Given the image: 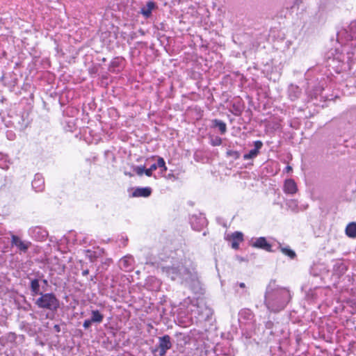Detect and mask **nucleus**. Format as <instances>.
<instances>
[{
  "mask_svg": "<svg viewBox=\"0 0 356 356\" xmlns=\"http://www.w3.org/2000/svg\"><path fill=\"white\" fill-rule=\"evenodd\" d=\"M40 297L35 300V305L38 308L56 312L60 307V301L56 296L51 293H41Z\"/></svg>",
  "mask_w": 356,
  "mask_h": 356,
  "instance_id": "2",
  "label": "nucleus"
},
{
  "mask_svg": "<svg viewBox=\"0 0 356 356\" xmlns=\"http://www.w3.org/2000/svg\"><path fill=\"white\" fill-rule=\"evenodd\" d=\"M90 321L93 323H101L104 319V315L97 309L92 310Z\"/></svg>",
  "mask_w": 356,
  "mask_h": 356,
  "instance_id": "24",
  "label": "nucleus"
},
{
  "mask_svg": "<svg viewBox=\"0 0 356 356\" xmlns=\"http://www.w3.org/2000/svg\"><path fill=\"white\" fill-rule=\"evenodd\" d=\"M157 8L156 3L153 1H149L146 5L140 8V14L145 19H148L152 16V10Z\"/></svg>",
  "mask_w": 356,
  "mask_h": 356,
  "instance_id": "15",
  "label": "nucleus"
},
{
  "mask_svg": "<svg viewBox=\"0 0 356 356\" xmlns=\"http://www.w3.org/2000/svg\"><path fill=\"white\" fill-rule=\"evenodd\" d=\"M5 181L6 184H4V186H6V185H10L12 184V179L9 177H5Z\"/></svg>",
  "mask_w": 356,
  "mask_h": 356,
  "instance_id": "36",
  "label": "nucleus"
},
{
  "mask_svg": "<svg viewBox=\"0 0 356 356\" xmlns=\"http://www.w3.org/2000/svg\"><path fill=\"white\" fill-rule=\"evenodd\" d=\"M145 168L144 165H136L134 168V172L138 176H142L144 174Z\"/></svg>",
  "mask_w": 356,
  "mask_h": 356,
  "instance_id": "31",
  "label": "nucleus"
},
{
  "mask_svg": "<svg viewBox=\"0 0 356 356\" xmlns=\"http://www.w3.org/2000/svg\"><path fill=\"white\" fill-rule=\"evenodd\" d=\"M152 189L150 187H136L134 188L131 197H148L151 195Z\"/></svg>",
  "mask_w": 356,
  "mask_h": 356,
  "instance_id": "14",
  "label": "nucleus"
},
{
  "mask_svg": "<svg viewBox=\"0 0 356 356\" xmlns=\"http://www.w3.org/2000/svg\"><path fill=\"white\" fill-rule=\"evenodd\" d=\"M144 174H145V175L147 177H151L152 176V171L149 169V168L147 169L145 168Z\"/></svg>",
  "mask_w": 356,
  "mask_h": 356,
  "instance_id": "37",
  "label": "nucleus"
},
{
  "mask_svg": "<svg viewBox=\"0 0 356 356\" xmlns=\"http://www.w3.org/2000/svg\"><path fill=\"white\" fill-rule=\"evenodd\" d=\"M232 108L234 110V114L235 115H239L241 113V109L236 106L234 104L232 105Z\"/></svg>",
  "mask_w": 356,
  "mask_h": 356,
  "instance_id": "34",
  "label": "nucleus"
},
{
  "mask_svg": "<svg viewBox=\"0 0 356 356\" xmlns=\"http://www.w3.org/2000/svg\"><path fill=\"white\" fill-rule=\"evenodd\" d=\"M102 61H104H104H106V58H104L102 59Z\"/></svg>",
  "mask_w": 356,
  "mask_h": 356,
  "instance_id": "48",
  "label": "nucleus"
},
{
  "mask_svg": "<svg viewBox=\"0 0 356 356\" xmlns=\"http://www.w3.org/2000/svg\"><path fill=\"white\" fill-rule=\"evenodd\" d=\"M124 58L122 57H115L111 61L108 67V71L111 72H119L122 68V63Z\"/></svg>",
  "mask_w": 356,
  "mask_h": 356,
  "instance_id": "17",
  "label": "nucleus"
},
{
  "mask_svg": "<svg viewBox=\"0 0 356 356\" xmlns=\"http://www.w3.org/2000/svg\"><path fill=\"white\" fill-rule=\"evenodd\" d=\"M89 274V270L88 269H86V270H83L82 271V275L83 276H86Z\"/></svg>",
  "mask_w": 356,
  "mask_h": 356,
  "instance_id": "41",
  "label": "nucleus"
},
{
  "mask_svg": "<svg viewBox=\"0 0 356 356\" xmlns=\"http://www.w3.org/2000/svg\"><path fill=\"white\" fill-rule=\"evenodd\" d=\"M158 168V166H157V163H153L152 165H151V166L149 167V169L153 172L154 170H156V169Z\"/></svg>",
  "mask_w": 356,
  "mask_h": 356,
  "instance_id": "39",
  "label": "nucleus"
},
{
  "mask_svg": "<svg viewBox=\"0 0 356 356\" xmlns=\"http://www.w3.org/2000/svg\"><path fill=\"white\" fill-rule=\"evenodd\" d=\"M92 323H93L92 321H90V319H86L84 321L83 323V327L85 328V329H88Z\"/></svg>",
  "mask_w": 356,
  "mask_h": 356,
  "instance_id": "33",
  "label": "nucleus"
},
{
  "mask_svg": "<svg viewBox=\"0 0 356 356\" xmlns=\"http://www.w3.org/2000/svg\"><path fill=\"white\" fill-rule=\"evenodd\" d=\"M157 166L158 168H161V174H163L167 170L165 162L162 157H159L157 160Z\"/></svg>",
  "mask_w": 356,
  "mask_h": 356,
  "instance_id": "28",
  "label": "nucleus"
},
{
  "mask_svg": "<svg viewBox=\"0 0 356 356\" xmlns=\"http://www.w3.org/2000/svg\"><path fill=\"white\" fill-rule=\"evenodd\" d=\"M29 235L36 241H43L48 236V232L41 226H35L29 229Z\"/></svg>",
  "mask_w": 356,
  "mask_h": 356,
  "instance_id": "9",
  "label": "nucleus"
},
{
  "mask_svg": "<svg viewBox=\"0 0 356 356\" xmlns=\"http://www.w3.org/2000/svg\"><path fill=\"white\" fill-rule=\"evenodd\" d=\"M302 94L301 89L296 85L291 84L288 88V95L291 101H296L300 98Z\"/></svg>",
  "mask_w": 356,
  "mask_h": 356,
  "instance_id": "16",
  "label": "nucleus"
},
{
  "mask_svg": "<svg viewBox=\"0 0 356 356\" xmlns=\"http://www.w3.org/2000/svg\"><path fill=\"white\" fill-rule=\"evenodd\" d=\"M263 147V143L261 140H256L254 142V148L249 151L248 153L243 155L244 160H252L255 159L259 154V151Z\"/></svg>",
  "mask_w": 356,
  "mask_h": 356,
  "instance_id": "12",
  "label": "nucleus"
},
{
  "mask_svg": "<svg viewBox=\"0 0 356 356\" xmlns=\"http://www.w3.org/2000/svg\"><path fill=\"white\" fill-rule=\"evenodd\" d=\"M190 223L194 230L200 231L207 225V220L202 213L193 214L190 218Z\"/></svg>",
  "mask_w": 356,
  "mask_h": 356,
  "instance_id": "7",
  "label": "nucleus"
},
{
  "mask_svg": "<svg viewBox=\"0 0 356 356\" xmlns=\"http://www.w3.org/2000/svg\"><path fill=\"white\" fill-rule=\"evenodd\" d=\"M10 245L15 247L17 252L19 254H25L31 246V242L29 241L22 240L19 236L10 234Z\"/></svg>",
  "mask_w": 356,
  "mask_h": 356,
  "instance_id": "6",
  "label": "nucleus"
},
{
  "mask_svg": "<svg viewBox=\"0 0 356 356\" xmlns=\"http://www.w3.org/2000/svg\"><path fill=\"white\" fill-rule=\"evenodd\" d=\"M186 270L184 268H181V269L178 267H168L167 268V273L169 276H170L172 280H175L177 277H179L181 275V270Z\"/></svg>",
  "mask_w": 356,
  "mask_h": 356,
  "instance_id": "23",
  "label": "nucleus"
},
{
  "mask_svg": "<svg viewBox=\"0 0 356 356\" xmlns=\"http://www.w3.org/2000/svg\"><path fill=\"white\" fill-rule=\"evenodd\" d=\"M198 311L201 310L200 318L204 321L209 320L210 316L212 314L211 310L207 307H197Z\"/></svg>",
  "mask_w": 356,
  "mask_h": 356,
  "instance_id": "26",
  "label": "nucleus"
},
{
  "mask_svg": "<svg viewBox=\"0 0 356 356\" xmlns=\"http://www.w3.org/2000/svg\"><path fill=\"white\" fill-rule=\"evenodd\" d=\"M346 236L350 238H356V222H349L345 229Z\"/></svg>",
  "mask_w": 356,
  "mask_h": 356,
  "instance_id": "21",
  "label": "nucleus"
},
{
  "mask_svg": "<svg viewBox=\"0 0 356 356\" xmlns=\"http://www.w3.org/2000/svg\"><path fill=\"white\" fill-rule=\"evenodd\" d=\"M27 279L29 280V289L32 296H36L40 294V280H42V273L40 270H33L27 275Z\"/></svg>",
  "mask_w": 356,
  "mask_h": 356,
  "instance_id": "5",
  "label": "nucleus"
},
{
  "mask_svg": "<svg viewBox=\"0 0 356 356\" xmlns=\"http://www.w3.org/2000/svg\"><path fill=\"white\" fill-rule=\"evenodd\" d=\"M172 348V341L171 337L168 334H165L158 338L157 345L152 348V354L156 355L157 353L159 356H165L168 350Z\"/></svg>",
  "mask_w": 356,
  "mask_h": 356,
  "instance_id": "4",
  "label": "nucleus"
},
{
  "mask_svg": "<svg viewBox=\"0 0 356 356\" xmlns=\"http://www.w3.org/2000/svg\"><path fill=\"white\" fill-rule=\"evenodd\" d=\"M273 325H274V323L273 321H268L266 322L265 323V327L267 329V330H270V334H273V332L272 331V329L273 327Z\"/></svg>",
  "mask_w": 356,
  "mask_h": 356,
  "instance_id": "32",
  "label": "nucleus"
},
{
  "mask_svg": "<svg viewBox=\"0 0 356 356\" xmlns=\"http://www.w3.org/2000/svg\"><path fill=\"white\" fill-rule=\"evenodd\" d=\"M238 315L240 318L245 321H251L254 318V314L252 312L247 308L242 309L239 312Z\"/></svg>",
  "mask_w": 356,
  "mask_h": 356,
  "instance_id": "25",
  "label": "nucleus"
},
{
  "mask_svg": "<svg viewBox=\"0 0 356 356\" xmlns=\"http://www.w3.org/2000/svg\"><path fill=\"white\" fill-rule=\"evenodd\" d=\"M291 298V295L287 288L277 285L275 280L270 281L264 295V305L270 312L278 313L282 311Z\"/></svg>",
  "mask_w": 356,
  "mask_h": 356,
  "instance_id": "1",
  "label": "nucleus"
},
{
  "mask_svg": "<svg viewBox=\"0 0 356 356\" xmlns=\"http://www.w3.org/2000/svg\"><path fill=\"white\" fill-rule=\"evenodd\" d=\"M337 40L340 43L356 42V20L350 22L348 29H341L337 33Z\"/></svg>",
  "mask_w": 356,
  "mask_h": 356,
  "instance_id": "3",
  "label": "nucleus"
},
{
  "mask_svg": "<svg viewBox=\"0 0 356 356\" xmlns=\"http://www.w3.org/2000/svg\"><path fill=\"white\" fill-rule=\"evenodd\" d=\"M277 249L280 250V251L285 254L286 256L289 257L290 259H293L296 257V254L295 251L291 250L289 245H286L285 247H283L281 243H279V245Z\"/></svg>",
  "mask_w": 356,
  "mask_h": 356,
  "instance_id": "22",
  "label": "nucleus"
},
{
  "mask_svg": "<svg viewBox=\"0 0 356 356\" xmlns=\"http://www.w3.org/2000/svg\"><path fill=\"white\" fill-rule=\"evenodd\" d=\"M186 338H187V337L184 336V337H183V340H184V341H185V340L186 339Z\"/></svg>",
  "mask_w": 356,
  "mask_h": 356,
  "instance_id": "47",
  "label": "nucleus"
},
{
  "mask_svg": "<svg viewBox=\"0 0 356 356\" xmlns=\"http://www.w3.org/2000/svg\"><path fill=\"white\" fill-rule=\"evenodd\" d=\"M9 163L8 156L0 153V168L3 170H7L9 168Z\"/></svg>",
  "mask_w": 356,
  "mask_h": 356,
  "instance_id": "27",
  "label": "nucleus"
},
{
  "mask_svg": "<svg viewBox=\"0 0 356 356\" xmlns=\"http://www.w3.org/2000/svg\"><path fill=\"white\" fill-rule=\"evenodd\" d=\"M239 286H240L241 288H245V284H244L243 282H241V283L239 284Z\"/></svg>",
  "mask_w": 356,
  "mask_h": 356,
  "instance_id": "45",
  "label": "nucleus"
},
{
  "mask_svg": "<svg viewBox=\"0 0 356 356\" xmlns=\"http://www.w3.org/2000/svg\"><path fill=\"white\" fill-rule=\"evenodd\" d=\"M226 154L229 157L233 158L234 160H236L240 158L241 154L239 152L232 149H229L227 151Z\"/></svg>",
  "mask_w": 356,
  "mask_h": 356,
  "instance_id": "29",
  "label": "nucleus"
},
{
  "mask_svg": "<svg viewBox=\"0 0 356 356\" xmlns=\"http://www.w3.org/2000/svg\"><path fill=\"white\" fill-rule=\"evenodd\" d=\"M108 283H109L108 276H106L105 281L102 283V285L104 286V284H108Z\"/></svg>",
  "mask_w": 356,
  "mask_h": 356,
  "instance_id": "43",
  "label": "nucleus"
},
{
  "mask_svg": "<svg viewBox=\"0 0 356 356\" xmlns=\"http://www.w3.org/2000/svg\"><path fill=\"white\" fill-rule=\"evenodd\" d=\"M210 143L213 147L219 146L222 144V139L218 136L211 138L210 140Z\"/></svg>",
  "mask_w": 356,
  "mask_h": 356,
  "instance_id": "30",
  "label": "nucleus"
},
{
  "mask_svg": "<svg viewBox=\"0 0 356 356\" xmlns=\"http://www.w3.org/2000/svg\"><path fill=\"white\" fill-rule=\"evenodd\" d=\"M122 261L124 263V266L126 265V262H127V261L126 259H124Z\"/></svg>",
  "mask_w": 356,
  "mask_h": 356,
  "instance_id": "46",
  "label": "nucleus"
},
{
  "mask_svg": "<svg viewBox=\"0 0 356 356\" xmlns=\"http://www.w3.org/2000/svg\"><path fill=\"white\" fill-rule=\"evenodd\" d=\"M284 191L286 193L294 194L297 191V185L294 180L288 179L284 181Z\"/></svg>",
  "mask_w": 356,
  "mask_h": 356,
  "instance_id": "18",
  "label": "nucleus"
},
{
  "mask_svg": "<svg viewBox=\"0 0 356 356\" xmlns=\"http://www.w3.org/2000/svg\"><path fill=\"white\" fill-rule=\"evenodd\" d=\"M211 127L218 128L222 135L227 132V125L223 121L218 119H214L211 121Z\"/></svg>",
  "mask_w": 356,
  "mask_h": 356,
  "instance_id": "20",
  "label": "nucleus"
},
{
  "mask_svg": "<svg viewBox=\"0 0 356 356\" xmlns=\"http://www.w3.org/2000/svg\"><path fill=\"white\" fill-rule=\"evenodd\" d=\"M351 47H354L355 52L350 51L348 49H346L347 47H344L343 51H346V53L340 54L337 56V59L343 63H347L348 66H350L355 62L354 55L356 53V42H352L350 44Z\"/></svg>",
  "mask_w": 356,
  "mask_h": 356,
  "instance_id": "8",
  "label": "nucleus"
},
{
  "mask_svg": "<svg viewBox=\"0 0 356 356\" xmlns=\"http://www.w3.org/2000/svg\"><path fill=\"white\" fill-rule=\"evenodd\" d=\"M323 90V85H321L319 83L316 84L312 82L308 83L307 88L306 89V92L309 97L312 98H316L318 95H320Z\"/></svg>",
  "mask_w": 356,
  "mask_h": 356,
  "instance_id": "11",
  "label": "nucleus"
},
{
  "mask_svg": "<svg viewBox=\"0 0 356 356\" xmlns=\"http://www.w3.org/2000/svg\"><path fill=\"white\" fill-rule=\"evenodd\" d=\"M54 330H55V332H58H58H60V325H57V324H56V325H55L54 326Z\"/></svg>",
  "mask_w": 356,
  "mask_h": 356,
  "instance_id": "40",
  "label": "nucleus"
},
{
  "mask_svg": "<svg viewBox=\"0 0 356 356\" xmlns=\"http://www.w3.org/2000/svg\"><path fill=\"white\" fill-rule=\"evenodd\" d=\"M96 278V275H92L90 276V281L92 282L94 284L96 283V281H95V279Z\"/></svg>",
  "mask_w": 356,
  "mask_h": 356,
  "instance_id": "42",
  "label": "nucleus"
},
{
  "mask_svg": "<svg viewBox=\"0 0 356 356\" xmlns=\"http://www.w3.org/2000/svg\"><path fill=\"white\" fill-rule=\"evenodd\" d=\"M250 245L253 248L261 249L269 252H275V250L272 249V245L270 244L264 236L256 238L255 239L252 238Z\"/></svg>",
  "mask_w": 356,
  "mask_h": 356,
  "instance_id": "10",
  "label": "nucleus"
},
{
  "mask_svg": "<svg viewBox=\"0 0 356 356\" xmlns=\"http://www.w3.org/2000/svg\"><path fill=\"white\" fill-rule=\"evenodd\" d=\"M42 282L44 285L48 284V281L44 278V275L42 273V280H40V283Z\"/></svg>",
  "mask_w": 356,
  "mask_h": 356,
  "instance_id": "38",
  "label": "nucleus"
},
{
  "mask_svg": "<svg viewBox=\"0 0 356 356\" xmlns=\"http://www.w3.org/2000/svg\"><path fill=\"white\" fill-rule=\"evenodd\" d=\"M286 172H289V171L292 170V168L289 165H287L286 167Z\"/></svg>",
  "mask_w": 356,
  "mask_h": 356,
  "instance_id": "44",
  "label": "nucleus"
},
{
  "mask_svg": "<svg viewBox=\"0 0 356 356\" xmlns=\"http://www.w3.org/2000/svg\"><path fill=\"white\" fill-rule=\"evenodd\" d=\"M104 286L105 288H111V289H113L115 287V284H114V279L113 277L111 280V282H109V283L108 284H104Z\"/></svg>",
  "mask_w": 356,
  "mask_h": 356,
  "instance_id": "35",
  "label": "nucleus"
},
{
  "mask_svg": "<svg viewBox=\"0 0 356 356\" xmlns=\"http://www.w3.org/2000/svg\"><path fill=\"white\" fill-rule=\"evenodd\" d=\"M33 189L38 193L42 192L44 189V179L43 176L40 173H36L34 176V179L32 181Z\"/></svg>",
  "mask_w": 356,
  "mask_h": 356,
  "instance_id": "13",
  "label": "nucleus"
},
{
  "mask_svg": "<svg viewBox=\"0 0 356 356\" xmlns=\"http://www.w3.org/2000/svg\"><path fill=\"white\" fill-rule=\"evenodd\" d=\"M232 248L236 250L239 247V243L243 241V234L240 232H235L232 234Z\"/></svg>",
  "mask_w": 356,
  "mask_h": 356,
  "instance_id": "19",
  "label": "nucleus"
}]
</instances>
